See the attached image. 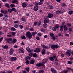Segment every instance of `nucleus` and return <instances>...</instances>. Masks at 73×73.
I'll return each instance as SVG.
<instances>
[{"label":"nucleus","mask_w":73,"mask_h":73,"mask_svg":"<svg viewBox=\"0 0 73 73\" xmlns=\"http://www.w3.org/2000/svg\"><path fill=\"white\" fill-rule=\"evenodd\" d=\"M26 36L28 37L29 39L32 38V35L31 32H28L26 33Z\"/></svg>","instance_id":"f257e3e1"},{"label":"nucleus","mask_w":73,"mask_h":73,"mask_svg":"<svg viewBox=\"0 0 73 73\" xmlns=\"http://www.w3.org/2000/svg\"><path fill=\"white\" fill-rule=\"evenodd\" d=\"M51 48L52 49L55 50V49H56V48H58V46L56 44L54 45L53 44L51 46Z\"/></svg>","instance_id":"f03ea898"},{"label":"nucleus","mask_w":73,"mask_h":73,"mask_svg":"<svg viewBox=\"0 0 73 73\" xmlns=\"http://www.w3.org/2000/svg\"><path fill=\"white\" fill-rule=\"evenodd\" d=\"M26 50L28 51L29 53H33V50L32 49H30L29 47H27L26 48Z\"/></svg>","instance_id":"7ed1b4c3"},{"label":"nucleus","mask_w":73,"mask_h":73,"mask_svg":"<svg viewBox=\"0 0 73 73\" xmlns=\"http://www.w3.org/2000/svg\"><path fill=\"white\" fill-rule=\"evenodd\" d=\"M66 55H68L69 56H70L71 55V54H70V50H67V51L66 52Z\"/></svg>","instance_id":"20e7f679"},{"label":"nucleus","mask_w":73,"mask_h":73,"mask_svg":"<svg viewBox=\"0 0 73 73\" xmlns=\"http://www.w3.org/2000/svg\"><path fill=\"white\" fill-rule=\"evenodd\" d=\"M64 9H62V10H61L60 11H59L58 10L57 11H56V13L57 14H59V13H62L63 12H64Z\"/></svg>","instance_id":"39448f33"},{"label":"nucleus","mask_w":73,"mask_h":73,"mask_svg":"<svg viewBox=\"0 0 73 73\" xmlns=\"http://www.w3.org/2000/svg\"><path fill=\"white\" fill-rule=\"evenodd\" d=\"M35 65L36 66H38V67H40V66H43V65H44V64L42 63H39Z\"/></svg>","instance_id":"423d86ee"},{"label":"nucleus","mask_w":73,"mask_h":73,"mask_svg":"<svg viewBox=\"0 0 73 73\" xmlns=\"http://www.w3.org/2000/svg\"><path fill=\"white\" fill-rule=\"evenodd\" d=\"M14 51V49L13 48H11L10 50L9 54L10 55H12L13 53V51Z\"/></svg>","instance_id":"0eeeda50"},{"label":"nucleus","mask_w":73,"mask_h":73,"mask_svg":"<svg viewBox=\"0 0 73 73\" xmlns=\"http://www.w3.org/2000/svg\"><path fill=\"white\" fill-rule=\"evenodd\" d=\"M1 12L2 13H3L4 15L6 14L7 13H8V11L7 10L3 11V10H1Z\"/></svg>","instance_id":"6e6552de"},{"label":"nucleus","mask_w":73,"mask_h":73,"mask_svg":"<svg viewBox=\"0 0 73 73\" xmlns=\"http://www.w3.org/2000/svg\"><path fill=\"white\" fill-rule=\"evenodd\" d=\"M51 71L53 73H57V71L54 69L53 68H51Z\"/></svg>","instance_id":"1a4fd4ad"},{"label":"nucleus","mask_w":73,"mask_h":73,"mask_svg":"<svg viewBox=\"0 0 73 73\" xmlns=\"http://www.w3.org/2000/svg\"><path fill=\"white\" fill-rule=\"evenodd\" d=\"M53 17V15L51 13H50L48 15V16H46V17L48 18H52Z\"/></svg>","instance_id":"9d476101"},{"label":"nucleus","mask_w":73,"mask_h":73,"mask_svg":"<svg viewBox=\"0 0 73 73\" xmlns=\"http://www.w3.org/2000/svg\"><path fill=\"white\" fill-rule=\"evenodd\" d=\"M63 29L64 32H66L68 30V28H67V27L65 25H64L63 26Z\"/></svg>","instance_id":"9b49d317"},{"label":"nucleus","mask_w":73,"mask_h":73,"mask_svg":"<svg viewBox=\"0 0 73 73\" xmlns=\"http://www.w3.org/2000/svg\"><path fill=\"white\" fill-rule=\"evenodd\" d=\"M35 52H37V53H39L40 52V48H36V49L35 50H34Z\"/></svg>","instance_id":"f8f14e48"},{"label":"nucleus","mask_w":73,"mask_h":73,"mask_svg":"<svg viewBox=\"0 0 73 73\" xmlns=\"http://www.w3.org/2000/svg\"><path fill=\"white\" fill-rule=\"evenodd\" d=\"M38 9V7L36 6H35L34 8V10L35 11H37Z\"/></svg>","instance_id":"ddd939ff"},{"label":"nucleus","mask_w":73,"mask_h":73,"mask_svg":"<svg viewBox=\"0 0 73 73\" xmlns=\"http://www.w3.org/2000/svg\"><path fill=\"white\" fill-rule=\"evenodd\" d=\"M16 59H17V58L16 57H12L11 58V60L13 61H15Z\"/></svg>","instance_id":"4468645a"},{"label":"nucleus","mask_w":73,"mask_h":73,"mask_svg":"<svg viewBox=\"0 0 73 73\" xmlns=\"http://www.w3.org/2000/svg\"><path fill=\"white\" fill-rule=\"evenodd\" d=\"M31 34L33 37H35V34H37V32L36 31L33 32L31 33Z\"/></svg>","instance_id":"2eb2a0df"},{"label":"nucleus","mask_w":73,"mask_h":73,"mask_svg":"<svg viewBox=\"0 0 73 73\" xmlns=\"http://www.w3.org/2000/svg\"><path fill=\"white\" fill-rule=\"evenodd\" d=\"M17 41V40L15 39H13V41L11 42L12 44H15Z\"/></svg>","instance_id":"dca6fc26"},{"label":"nucleus","mask_w":73,"mask_h":73,"mask_svg":"<svg viewBox=\"0 0 73 73\" xmlns=\"http://www.w3.org/2000/svg\"><path fill=\"white\" fill-rule=\"evenodd\" d=\"M49 59L50 60V61H53L54 60V58H53L52 57H50L49 58Z\"/></svg>","instance_id":"f3484780"},{"label":"nucleus","mask_w":73,"mask_h":73,"mask_svg":"<svg viewBox=\"0 0 73 73\" xmlns=\"http://www.w3.org/2000/svg\"><path fill=\"white\" fill-rule=\"evenodd\" d=\"M22 5L23 7H27V4L25 3H23L22 4Z\"/></svg>","instance_id":"a211bd4d"},{"label":"nucleus","mask_w":73,"mask_h":73,"mask_svg":"<svg viewBox=\"0 0 73 73\" xmlns=\"http://www.w3.org/2000/svg\"><path fill=\"white\" fill-rule=\"evenodd\" d=\"M49 23V20L48 19L46 21H44V23H46H46Z\"/></svg>","instance_id":"6ab92c4d"},{"label":"nucleus","mask_w":73,"mask_h":73,"mask_svg":"<svg viewBox=\"0 0 73 73\" xmlns=\"http://www.w3.org/2000/svg\"><path fill=\"white\" fill-rule=\"evenodd\" d=\"M44 24H43V26L44 28H46L48 27V25L46 23H44Z\"/></svg>","instance_id":"aec40b11"},{"label":"nucleus","mask_w":73,"mask_h":73,"mask_svg":"<svg viewBox=\"0 0 73 73\" xmlns=\"http://www.w3.org/2000/svg\"><path fill=\"white\" fill-rule=\"evenodd\" d=\"M40 2L38 3L39 5H42V2L44 1V0H40Z\"/></svg>","instance_id":"412c9836"},{"label":"nucleus","mask_w":73,"mask_h":73,"mask_svg":"<svg viewBox=\"0 0 73 73\" xmlns=\"http://www.w3.org/2000/svg\"><path fill=\"white\" fill-rule=\"evenodd\" d=\"M60 31L61 32H62L63 31V26H61L60 27Z\"/></svg>","instance_id":"4be33fe9"},{"label":"nucleus","mask_w":73,"mask_h":73,"mask_svg":"<svg viewBox=\"0 0 73 73\" xmlns=\"http://www.w3.org/2000/svg\"><path fill=\"white\" fill-rule=\"evenodd\" d=\"M35 63V61L33 60H32L30 62L31 64H33Z\"/></svg>","instance_id":"5701e85b"},{"label":"nucleus","mask_w":73,"mask_h":73,"mask_svg":"<svg viewBox=\"0 0 73 73\" xmlns=\"http://www.w3.org/2000/svg\"><path fill=\"white\" fill-rule=\"evenodd\" d=\"M14 27L15 28H17L19 27V25H17V24H15V25Z\"/></svg>","instance_id":"b1692460"},{"label":"nucleus","mask_w":73,"mask_h":73,"mask_svg":"<svg viewBox=\"0 0 73 73\" xmlns=\"http://www.w3.org/2000/svg\"><path fill=\"white\" fill-rule=\"evenodd\" d=\"M39 73H43L44 72V70H39Z\"/></svg>","instance_id":"393cba45"},{"label":"nucleus","mask_w":73,"mask_h":73,"mask_svg":"<svg viewBox=\"0 0 73 73\" xmlns=\"http://www.w3.org/2000/svg\"><path fill=\"white\" fill-rule=\"evenodd\" d=\"M21 38L22 39H26V37H25V36L23 35V36H22L21 37Z\"/></svg>","instance_id":"a878e982"},{"label":"nucleus","mask_w":73,"mask_h":73,"mask_svg":"<svg viewBox=\"0 0 73 73\" xmlns=\"http://www.w3.org/2000/svg\"><path fill=\"white\" fill-rule=\"evenodd\" d=\"M5 5L7 8H9V5L8 3L5 4Z\"/></svg>","instance_id":"bb28decb"},{"label":"nucleus","mask_w":73,"mask_h":73,"mask_svg":"<svg viewBox=\"0 0 73 73\" xmlns=\"http://www.w3.org/2000/svg\"><path fill=\"white\" fill-rule=\"evenodd\" d=\"M8 11L9 12V13H12V9H9L8 10Z\"/></svg>","instance_id":"cd10ccee"},{"label":"nucleus","mask_w":73,"mask_h":73,"mask_svg":"<svg viewBox=\"0 0 73 73\" xmlns=\"http://www.w3.org/2000/svg\"><path fill=\"white\" fill-rule=\"evenodd\" d=\"M55 28H56V29H58V28L60 27V26L58 25H57L56 26H55Z\"/></svg>","instance_id":"c85d7f7f"},{"label":"nucleus","mask_w":73,"mask_h":73,"mask_svg":"<svg viewBox=\"0 0 73 73\" xmlns=\"http://www.w3.org/2000/svg\"><path fill=\"white\" fill-rule=\"evenodd\" d=\"M3 48L4 49H8V47L7 45H5L3 47Z\"/></svg>","instance_id":"c756f323"},{"label":"nucleus","mask_w":73,"mask_h":73,"mask_svg":"<svg viewBox=\"0 0 73 73\" xmlns=\"http://www.w3.org/2000/svg\"><path fill=\"white\" fill-rule=\"evenodd\" d=\"M73 11H70L68 12L69 15H72L73 14Z\"/></svg>","instance_id":"7c9ffc66"},{"label":"nucleus","mask_w":73,"mask_h":73,"mask_svg":"<svg viewBox=\"0 0 73 73\" xmlns=\"http://www.w3.org/2000/svg\"><path fill=\"white\" fill-rule=\"evenodd\" d=\"M25 69L27 72H29V68L28 67L26 68H25Z\"/></svg>","instance_id":"2f4dec72"},{"label":"nucleus","mask_w":73,"mask_h":73,"mask_svg":"<svg viewBox=\"0 0 73 73\" xmlns=\"http://www.w3.org/2000/svg\"><path fill=\"white\" fill-rule=\"evenodd\" d=\"M17 0H13L12 2V3H17Z\"/></svg>","instance_id":"473e14b6"},{"label":"nucleus","mask_w":73,"mask_h":73,"mask_svg":"<svg viewBox=\"0 0 73 73\" xmlns=\"http://www.w3.org/2000/svg\"><path fill=\"white\" fill-rule=\"evenodd\" d=\"M41 21H39L38 23V26H40L41 25Z\"/></svg>","instance_id":"72a5a7b5"},{"label":"nucleus","mask_w":73,"mask_h":73,"mask_svg":"<svg viewBox=\"0 0 73 73\" xmlns=\"http://www.w3.org/2000/svg\"><path fill=\"white\" fill-rule=\"evenodd\" d=\"M35 30V29H34L32 28H31L30 29V31H33Z\"/></svg>","instance_id":"f704fd0d"},{"label":"nucleus","mask_w":73,"mask_h":73,"mask_svg":"<svg viewBox=\"0 0 73 73\" xmlns=\"http://www.w3.org/2000/svg\"><path fill=\"white\" fill-rule=\"evenodd\" d=\"M42 47L44 49H46V46L45 45H43Z\"/></svg>","instance_id":"c9c22d12"},{"label":"nucleus","mask_w":73,"mask_h":73,"mask_svg":"<svg viewBox=\"0 0 73 73\" xmlns=\"http://www.w3.org/2000/svg\"><path fill=\"white\" fill-rule=\"evenodd\" d=\"M33 57H37V54L36 53H35L33 54Z\"/></svg>","instance_id":"e433bc0d"},{"label":"nucleus","mask_w":73,"mask_h":73,"mask_svg":"<svg viewBox=\"0 0 73 73\" xmlns=\"http://www.w3.org/2000/svg\"><path fill=\"white\" fill-rule=\"evenodd\" d=\"M52 30L53 31H56V28L55 27H53L52 28Z\"/></svg>","instance_id":"4c0bfd02"},{"label":"nucleus","mask_w":73,"mask_h":73,"mask_svg":"<svg viewBox=\"0 0 73 73\" xmlns=\"http://www.w3.org/2000/svg\"><path fill=\"white\" fill-rule=\"evenodd\" d=\"M11 30L15 31H16V29H15V28H14V27H12L11 28Z\"/></svg>","instance_id":"58836bf2"},{"label":"nucleus","mask_w":73,"mask_h":73,"mask_svg":"<svg viewBox=\"0 0 73 73\" xmlns=\"http://www.w3.org/2000/svg\"><path fill=\"white\" fill-rule=\"evenodd\" d=\"M19 27L21 29H23V25H19Z\"/></svg>","instance_id":"ea45409f"},{"label":"nucleus","mask_w":73,"mask_h":73,"mask_svg":"<svg viewBox=\"0 0 73 73\" xmlns=\"http://www.w3.org/2000/svg\"><path fill=\"white\" fill-rule=\"evenodd\" d=\"M50 36L51 37H53L54 36V34L53 33L50 34Z\"/></svg>","instance_id":"a19ab883"},{"label":"nucleus","mask_w":73,"mask_h":73,"mask_svg":"<svg viewBox=\"0 0 73 73\" xmlns=\"http://www.w3.org/2000/svg\"><path fill=\"white\" fill-rule=\"evenodd\" d=\"M4 17H7V18H8V16L6 14H4Z\"/></svg>","instance_id":"79ce46f5"},{"label":"nucleus","mask_w":73,"mask_h":73,"mask_svg":"<svg viewBox=\"0 0 73 73\" xmlns=\"http://www.w3.org/2000/svg\"><path fill=\"white\" fill-rule=\"evenodd\" d=\"M21 20L23 21H26L25 19L23 17L21 18Z\"/></svg>","instance_id":"37998d69"},{"label":"nucleus","mask_w":73,"mask_h":73,"mask_svg":"<svg viewBox=\"0 0 73 73\" xmlns=\"http://www.w3.org/2000/svg\"><path fill=\"white\" fill-rule=\"evenodd\" d=\"M40 31L42 32H44V31H45V30H44V29H40Z\"/></svg>","instance_id":"c03bdc74"},{"label":"nucleus","mask_w":73,"mask_h":73,"mask_svg":"<svg viewBox=\"0 0 73 73\" xmlns=\"http://www.w3.org/2000/svg\"><path fill=\"white\" fill-rule=\"evenodd\" d=\"M3 37H1L0 38V42H1V41H2V40H3Z\"/></svg>","instance_id":"a18cd8bd"},{"label":"nucleus","mask_w":73,"mask_h":73,"mask_svg":"<svg viewBox=\"0 0 73 73\" xmlns=\"http://www.w3.org/2000/svg\"><path fill=\"white\" fill-rule=\"evenodd\" d=\"M3 20H5V21H7V20H8V19L6 18H3Z\"/></svg>","instance_id":"49530a36"},{"label":"nucleus","mask_w":73,"mask_h":73,"mask_svg":"<svg viewBox=\"0 0 73 73\" xmlns=\"http://www.w3.org/2000/svg\"><path fill=\"white\" fill-rule=\"evenodd\" d=\"M11 6V7H15V5H14V4H11L10 5Z\"/></svg>","instance_id":"de8ad7c7"},{"label":"nucleus","mask_w":73,"mask_h":73,"mask_svg":"<svg viewBox=\"0 0 73 73\" xmlns=\"http://www.w3.org/2000/svg\"><path fill=\"white\" fill-rule=\"evenodd\" d=\"M68 64H72V62H70V61H68Z\"/></svg>","instance_id":"09e8293b"},{"label":"nucleus","mask_w":73,"mask_h":73,"mask_svg":"<svg viewBox=\"0 0 73 73\" xmlns=\"http://www.w3.org/2000/svg\"><path fill=\"white\" fill-rule=\"evenodd\" d=\"M63 73H68V70H64L63 71Z\"/></svg>","instance_id":"8fccbe9b"},{"label":"nucleus","mask_w":73,"mask_h":73,"mask_svg":"<svg viewBox=\"0 0 73 73\" xmlns=\"http://www.w3.org/2000/svg\"><path fill=\"white\" fill-rule=\"evenodd\" d=\"M42 54H45V50H44L42 51Z\"/></svg>","instance_id":"3c124183"},{"label":"nucleus","mask_w":73,"mask_h":73,"mask_svg":"<svg viewBox=\"0 0 73 73\" xmlns=\"http://www.w3.org/2000/svg\"><path fill=\"white\" fill-rule=\"evenodd\" d=\"M11 34L13 36H14L15 35V32H12L11 33Z\"/></svg>","instance_id":"603ef678"},{"label":"nucleus","mask_w":73,"mask_h":73,"mask_svg":"<svg viewBox=\"0 0 73 73\" xmlns=\"http://www.w3.org/2000/svg\"><path fill=\"white\" fill-rule=\"evenodd\" d=\"M51 39H52V40H56V38L54 36L51 38Z\"/></svg>","instance_id":"864d4df0"},{"label":"nucleus","mask_w":73,"mask_h":73,"mask_svg":"<svg viewBox=\"0 0 73 73\" xmlns=\"http://www.w3.org/2000/svg\"><path fill=\"white\" fill-rule=\"evenodd\" d=\"M29 56H30V57H32V56H33V54L32 53H31L30 54H29Z\"/></svg>","instance_id":"5fc2aeb1"},{"label":"nucleus","mask_w":73,"mask_h":73,"mask_svg":"<svg viewBox=\"0 0 73 73\" xmlns=\"http://www.w3.org/2000/svg\"><path fill=\"white\" fill-rule=\"evenodd\" d=\"M58 36H62V34L61 33H59L58 35Z\"/></svg>","instance_id":"6e6d98bb"},{"label":"nucleus","mask_w":73,"mask_h":73,"mask_svg":"<svg viewBox=\"0 0 73 73\" xmlns=\"http://www.w3.org/2000/svg\"><path fill=\"white\" fill-rule=\"evenodd\" d=\"M13 72L12 71L9 70V71H7V73H12Z\"/></svg>","instance_id":"4d7b16f0"},{"label":"nucleus","mask_w":73,"mask_h":73,"mask_svg":"<svg viewBox=\"0 0 73 73\" xmlns=\"http://www.w3.org/2000/svg\"><path fill=\"white\" fill-rule=\"evenodd\" d=\"M69 31H70V32H72V29L71 28H69Z\"/></svg>","instance_id":"13d9d810"},{"label":"nucleus","mask_w":73,"mask_h":73,"mask_svg":"<svg viewBox=\"0 0 73 73\" xmlns=\"http://www.w3.org/2000/svg\"><path fill=\"white\" fill-rule=\"evenodd\" d=\"M49 7L50 9H53V6H49Z\"/></svg>","instance_id":"bf43d9fd"},{"label":"nucleus","mask_w":73,"mask_h":73,"mask_svg":"<svg viewBox=\"0 0 73 73\" xmlns=\"http://www.w3.org/2000/svg\"><path fill=\"white\" fill-rule=\"evenodd\" d=\"M25 63L27 64H29V61L28 60H27L26 62H25Z\"/></svg>","instance_id":"052dcab7"},{"label":"nucleus","mask_w":73,"mask_h":73,"mask_svg":"<svg viewBox=\"0 0 73 73\" xmlns=\"http://www.w3.org/2000/svg\"><path fill=\"white\" fill-rule=\"evenodd\" d=\"M37 22H35L34 23V25L35 26H36V25H37Z\"/></svg>","instance_id":"680f3d73"},{"label":"nucleus","mask_w":73,"mask_h":73,"mask_svg":"<svg viewBox=\"0 0 73 73\" xmlns=\"http://www.w3.org/2000/svg\"><path fill=\"white\" fill-rule=\"evenodd\" d=\"M6 41L8 42H9V38H7L6 39Z\"/></svg>","instance_id":"e2e57ef3"},{"label":"nucleus","mask_w":73,"mask_h":73,"mask_svg":"<svg viewBox=\"0 0 73 73\" xmlns=\"http://www.w3.org/2000/svg\"><path fill=\"white\" fill-rule=\"evenodd\" d=\"M38 36H41V33H38Z\"/></svg>","instance_id":"0e129e2a"},{"label":"nucleus","mask_w":73,"mask_h":73,"mask_svg":"<svg viewBox=\"0 0 73 73\" xmlns=\"http://www.w3.org/2000/svg\"><path fill=\"white\" fill-rule=\"evenodd\" d=\"M70 45H73V42H70Z\"/></svg>","instance_id":"69168bd1"},{"label":"nucleus","mask_w":73,"mask_h":73,"mask_svg":"<svg viewBox=\"0 0 73 73\" xmlns=\"http://www.w3.org/2000/svg\"><path fill=\"white\" fill-rule=\"evenodd\" d=\"M36 40H40V38H39V37L37 36L36 38Z\"/></svg>","instance_id":"338daca9"},{"label":"nucleus","mask_w":73,"mask_h":73,"mask_svg":"<svg viewBox=\"0 0 73 73\" xmlns=\"http://www.w3.org/2000/svg\"><path fill=\"white\" fill-rule=\"evenodd\" d=\"M9 41H12V38H9Z\"/></svg>","instance_id":"774afa93"}]
</instances>
